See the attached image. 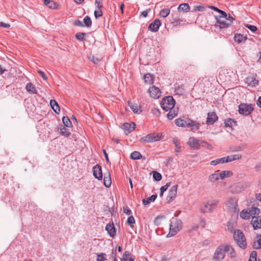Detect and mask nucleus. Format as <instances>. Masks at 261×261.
Wrapping results in <instances>:
<instances>
[{"label":"nucleus","mask_w":261,"mask_h":261,"mask_svg":"<svg viewBox=\"0 0 261 261\" xmlns=\"http://www.w3.org/2000/svg\"><path fill=\"white\" fill-rule=\"evenodd\" d=\"M149 11H150V9H147L145 11H144L141 13V15L142 16H143L144 17H146L148 15V12H149Z\"/></svg>","instance_id":"nucleus-64"},{"label":"nucleus","mask_w":261,"mask_h":261,"mask_svg":"<svg viewBox=\"0 0 261 261\" xmlns=\"http://www.w3.org/2000/svg\"><path fill=\"white\" fill-rule=\"evenodd\" d=\"M157 197L156 195H152L151 196L144 198L142 200V202L144 205H146L149 204L151 202H153Z\"/></svg>","instance_id":"nucleus-29"},{"label":"nucleus","mask_w":261,"mask_h":261,"mask_svg":"<svg viewBox=\"0 0 261 261\" xmlns=\"http://www.w3.org/2000/svg\"><path fill=\"white\" fill-rule=\"evenodd\" d=\"M177 185L172 186L169 190L167 197L168 202H170L175 198L177 194Z\"/></svg>","instance_id":"nucleus-12"},{"label":"nucleus","mask_w":261,"mask_h":261,"mask_svg":"<svg viewBox=\"0 0 261 261\" xmlns=\"http://www.w3.org/2000/svg\"><path fill=\"white\" fill-rule=\"evenodd\" d=\"M135 125V123H133V126L129 123H126L123 124V129L127 133H130L134 130Z\"/></svg>","instance_id":"nucleus-36"},{"label":"nucleus","mask_w":261,"mask_h":261,"mask_svg":"<svg viewBox=\"0 0 261 261\" xmlns=\"http://www.w3.org/2000/svg\"><path fill=\"white\" fill-rule=\"evenodd\" d=\"M86 35L87 34L85 33H77L75 35V38L78 40L82 41Z\"/></svg>","instance_id":"nucleus-47"},{"label":"nucleus","mask_w":261,"mask_h":261,"mask_svg":"<svg viewBox=\"0 0 261 261\" xmlns=\"http://www.w3.org/2000/svg\"><path fill=\"white\" fill-rule=\"evenodd\" d=\"M225 253H228L231 257L235 256L234 251L231 246L227 244H221L216 248L213 261H222L224 258Z\"/></svg>","instance_id":"nucleus-1"},{"label":"nucleus","mask_w":261,"mask_h":261,"mask_svg":"<svg viewBox=\"0 0 261 261\" xmlns=\"http://www.w3.org/2000/svg\"><path fill=\"white\" fill-rule=\"evenodd\" d=\"M127 222L130 226H132L135 223V218L133 216H130L127 218Z\"/></svg>","instance_id":"nucleus-52"},{"label":"nucleus","mask_w":261,"mask_h":261,"mask_svg":"<svg viewBox=\"0 0 261 261\" xmlns=\"http://www.w3.org/2000/svg\"><path fill=\"white\" fill-rule=\"evenodd\" d=\"M26 90L31 93L36 94L37 91L35 86L31 83L27 84L25 87Z\"/></svg>","instance_id":"nucleus-35"},{"label":"nucleus","mask_w":261,"mask_h":261,"mask_svg":"<svg viewBox=\"0 0 261 261\" xmlns=\"http://www.w3.org/2000/svg\"><path fill=\"white\" fill-rule=\"evenodd\" d=\"M210 244V241L208 240H205L200 243V245L202 247L208 246Z\"/></svg>","instance_id":"nucleus-56"},{"label":"nucleus","mask_w":261,"mask_h":261,"mask_svg":"<svg viewBox=\"0 0 261 261\" xmlns=\"http://www.w3.org/2000/svg\"><path fill=\"white\" fill-rule=\"evenodd\" d=\"M97 256V261H105L107 259L105 257L106 256L105 253H101V254H98Z\"/></svg>","instance_id":"nucleus-51"},{"label":"nucleus","mask_w":261,"mask_h":261,"mask_svg":"<svg viewBox=\"0 0 261 261\" xmlns=\"http://www.w3.org/2000/svg\"><path fill=\"white\" fill-rule=\"evenodd\" d=\"M74 24L77 26L84 27V24L80 20H76L74 22Z\"/></svg>","instance_id":"nucleus-63"},{"label":"nucleus","mask_w":261,"mask_h":261,"mask_svg":"<svg viewBox=\"0 0 261 261\" xmlns=\"http://www.w3.org/2000/svg\"><path fill=\"white\" fill-rule=\"evenodd\" d=\"M170 185H171L170 182H167L165 185L162 186L161 188L160 191L162 192H165Z\"/></svg>","instance_id":"nucleus-53"},{"label":"nucleus","mask_w":261,"mask_h":261,"mask_svg":"<svg viewBox=\"0 0 261 261\" xmlns=\"http://www.w3.org/2000/svg\"><path fill=\"white\" fill-rule=\"evenodd\" d=\"M217 23L219 24L221 28H224L230 25L232 22L233 18L230 15L228 17H224V16H216Z\"/></svg>","instance_id":"nucleus-8"},{"label":"nucleus","mask_w":261,"mask_h":261,"mask_svg":"<svg viewBox=\"0 0 261 261\" xmlns=\"http://www.w3.org/2000/svg\"><path fill=\"white\" fill-rule=\"evenodd\" d=\"M245 83L249 86L255 87L258 85V81L254 76H249L245 79Z\"/></svg>","instance_id":"nucleus-14"},{"label":"nucleus","mask_w":261,"mask_h":261,"mask_svg":"<svg viewBox=\"0 0 261 261\" xmlns=\"http://www.w3.org/2000/svg\"><path fill=\"white\" fill-rule=\"evenodd\" d=\"M218 203V201L206 202L204 203V208L202 211L203 213L212 212L215 210Z\"/></svg>","instance_id":"nucleus-10"},{"label":"nucleus","mask_w":261,"mask_h":261,"mask_svg":"<svg viewBox=\"0 0 261 261\" xmlns=\"http://www.w3.org/2000/svg\"><path fill=\"white\" fill-rule=\"evenodd\" d=\"M249 186V184L247 182H238L231 185L229 190L232 194H239L244 191Z\"/></svg>","instance_id":"nucleus-4"},{"label":"nucleus","mask_w":261,"mask_h":261,"mask_svg":"<svg viewBox=\"0 0 261 261\" xmlns=\"http://www.w3.org/2000/svg\"><path fill=\"white\" fill-rule=\"evenodd\" d=\"M102 11L101 8H97V10L94 11V16L96 18H98L102 16Z\"/></svg>","instance_id":"nucleus-49"},{"label":"nucleus","mask_w":261,"mask_h":261,"mask_svg":"<svg viewBox=\"0 0 261 261\" xmlns=\"http://www.w3.org/2000/svg\"><path fill=\"white\" fill-rule=\"evenodd\" d=\"M154 77V76L150 73H147L145 74L144 77V80L145 83L148 84H151L153 83Z\"/></svg>","instance_id":"nucleus-28"},{"label":"nucleus","mask_w":261,"mask_h":261,"mask_svg":"<svg viewBox=\"0 0 261 261\" xmlns=\"http://www.w3.org/2000/svg\"><path fill=\"white\" fill-rule=\"evenodd\" d=\"M170 11L169 9H163L160 13V15L163 17H167L170 13Z\"/></svg>","instance_id":"nucleus-46"},{"label":"nucleus","mask_w":261,"mask_h":261,"mask_svg":"<svg viewBox=\"0 0 261 261\" xmlns=\"http://www.w3.org/2000/svg\"><path fill=\"white\" fill-rule=\"evenodd\" d=\"M106 229L110 237L113 238L116 235V229L113 224H107Z\"/></svg>","instance_id":"nucleus-21"},{"label":"nucleus","mask_w":261,"mask_h":261,"mask_svg":"<svg viewBox=\"0 0 261 261\" xmlns=\"http://www.w3.org/2000/svg\"><path fill=\"white\" fill-rule=\"evenodd\" d=\"M151 112L153 115H154L156 116H159L160 115V112L159 110V109H156V108L152 109Z\"/></svg>","instance_id":"nucleus-54"},{"label":"nucleus","mask_w":261,"mask_h":261,"mask_svg":"<svg viewBox=\"0 0 261 261\" xmlns=\"http://www.w3.org/2000/svg\"><path fill=\"white\" fill-rule=\"evenodd\" d=\"M230 150L232 152H235L243 150V148L241 146H237L233 148H231Z\"/></svg>","instance_id":"nucleus-58"},{"label":"nucleus","mask_w":261,"mask_h":261,"mask_svg":"<svg viewBox=\"0 0 261 261\" xmlns=\"http://www.w3.org/2000/svg\"><path fill=\"white\" fill-rule=\"evenodd\" d=\"M253 110V108L251 105L241 103L239 107V112L242 115H249Z\"/></svg>","instance_id":"nucleus-9"},{"label":"nucleus","mask_w":261,"mask_h":261,"mask_svg":"<svg viewBox=\"0 0 261 261\" xmlns=\"http://www.w3.org/2000/svg\"><path fill=\"white\" fill-rule=\"evenodd\" d=\"M246 27L249 29L252 32H255L257 30V28L254 25H251L250 24H246Z\"/></svg>","instance_id":"nucleus-55"},{"label":"nucleus","mask_w":261,"mask_h":261,"mask_svg":"<svg viewBox=\"0 0 261 261\" xmlns=\"http://www.w3.org/2000/svg\"><path fill=\"white\" fill-rule=\"evenodd\" d=\"M233 238L237 244L242 248L245 249L247 243L243 232L239 229L234 231Z\"/></svg>","instance_id":"nucleus-3"},{"label":"nucleus","mask_w":261,"mask_h":261,"mask_svg":"<svg viewBox=\"0 0 261 261\" xmlns=\"http://www.w3.org/2000/svg\"><path fill=\"white\" fill-rule=\"evenodd\" d=\"M224 123H225L226 126L232 127V126H233L232 123H235L236 122L233 119H226L225 120Z\"/></svg>","instance_id":"nucleus-50"},{"label":"nucleus","mask_w":261,"mask_h":261,"mask_svg":"<svg viewBox=\"0 0 261 261\" xmlns=\"http://www.w3.org/2000/svg\"><path fill=\"white\" fill-rule=\"evenodd\" d=\"M220 164L219 163V160L218 159H216V160H213V161H212L210 163V164L212 166H216L217 165V164Z\"/></svg>","instance_id":"nucleus-61"},{"label":"nucleus","mask_w":261,"mask_h":261,"mask_svg":"<svg viewBox=\"0 0 261 261\" xmlns=\"http://www.w3.org/2000/svg\"><path fill=\"white\" fill-rule=\"evenodd\" d=\"M38 73L40 74V75L43 78V79L44 80H47V76L45 75V74L44 73V72L42 71H41V70H39L38 71Z\"/></svg>","instance_id":"nucleus-57"},{"label":"nucleus","mask_w":261,"mask_h":261,"mask_svg":"<svg viewBox=\"0 0 261 261\" xmlns=\"http://www.w3.org/2000/svg\"><path fill=\"white\" fill-rule=\"evenodd\" d=\"M217 171L214 173L211 174L208 177V180L211 182H215L220 179V173H218Z\"/></svg>","instance_id":"nucleus-31"},{"label":"nucleus","mask_w":261,"mask_h":261,"mask_svg":"<svg viewBox=\"0 0 261 261\" xmlns=\"http://www.w3.org/2000/svg\"><path fill=\"white\" fill-rule=\"evenodd\" d=\"M247 39L246 36H244L241 34H236L234 36V40L238 43H244Z\"/></svg>","instance_id":"nucleus-22"},{"label":"nucleus","mask_w":261,"mask_h":261,"mask_svg":"<svg viewBox=\"0 0 261 261\" xmlns=\"http://www.w3.org/2000/svg\"><path fill=\"white\" fill-rule=\"evenodd\" d=\"M148 93L150 97L154 99L159 98L161 95V92L159 88L154 86H153L149 88Z\"/></svg>","instance_id":"nucleus-11"},{"label":"nucleus","mask_w":261,"mask_h":261,"mask_svg":"<svg viewBox=\"0 0 261 261\" xmlns=\"http://www.w3.org/2000/svg\"><path fill=\"white\" fill-rule=\"evenodd\" d=\"M142 157V155L139 151H135L130 154V158L133 160H139Z\"/></svg>","instance_id":"nucleus-40"},{"label":"nucleus","mask_w":261,"mask_h":261,"mask_svg":"<svg viewBox=\"0 0 261 261\" xmlns=\"http://www.w3.org/2000/svg\"><path fill=\"white\" fill-rule=\"evenodd\" d=\"M44 4L50 9H55L57 8V4L52 1L50 0H44Z\"/></svg>","instance_id":"nucleus-37"},{"label":"nucleus","mask_w":261,"mask_h":261,"mask_svg":"<svg viewBox=\"0 0 261 261\" xmlns=\"http://www.w3.org/2000/svg\"><path fill=\"white\" fill-rule=\"evenodd\" d=\"M188 144L191 147L194 148L196 149H199L200 147L199 140L194 137H190L189 138L188 142Z\"/></svg>","instance_id":"nucleus-17"},{"label":"nucleus","mask_w":261,"mask_h":261,"mask_svg":"<svg viewBox=\"0 0 261 261\" xmlns=\"http://www.w3.org/2000/svg\"><path fill=\"white\" fill-rule=\"evenodd\" d=\"M95 4H96L97 5V8H102L103 7L102 4V0H95Z\"/></svg>","instance_id":"nucleus-59"},{"label":"nucleus","mask_w":261,"mask_h":261,"mask_svg":"<svg viewBox=\"0 0 261 261\" xmlns=\"http://www.w3.org/2000/svg\"><path fill=\"white\" fill-rule=\"evenodd\" d=\"M188 120H189V118H180L176 119L175 120V124L178 126L185 127H188Z\"/></svg>","instance_id":"nucleus-19"},{"label":"nucleus","mask_w":261,"mask_h":261,"mask_svg":"<svg viewBox=\"0 0 261 261\" xmlns=\"http://www.w3.org/2000/svg\"><path fill=\"white\" fill-rule=\"evenodd\" d=\"M162 138L163 136L161 134L153 133L142 137L140 139V141L141 142L151 143L159 141Z\"/></svg>","instance_id":"nucleus-7"},{"label":"nucleus","mask_w":261,"mask_h":261,"mask_svg":"<svg viewBox=\"0 0 261 261\" xmlns=\"http://www.w3.org/2000/svg\"><path fill=\"white\" fill-rule=\"evenodd\" d=\"M219 13H220V15H219L218 16H224V17H228L227 14L221 10L219 11Z\"/></svg>","instance_id":"nucleus-62"},{"label":"nucleus","mask_w":261,"mask_h":261,"mask_svg":"<svg viewBox=\"0 0 261 261\" xmlns=\"http://www.w3.org/2000/svg\"><path fill=\"white\" fill-rule=\"evenodd\" d=\"M248 210H243L240 213V217L244 219H248L250 218V215H249Z\"/></svg>","instance_id":"nucleus-39"},{"label":"nucleus","mask_w":261,"mask_h":261,"mask_svg":"<svg viewBox=\"0 0 261 261\" xmlns=\"http://www.w3.org/2000/svg\"><path fill=\"white\" fill-rule=\"evenodd\" d=\"M58 131L60 133L61 135L64 136L66 137L69 136V135L71 134L70 130L68 128H66V126L63 125L58 126Z\"/></svg>","instance_id":"nucleus-20"},{"label":"nucleus","mask_w":261,"mask_h":261,"mask_svg":"<svg viewBox=\"0 0 261 261\" xmlns=\"http://www.w3.org/2000/svg\"><path fill=\"white\" fill-rule=\"evenodd\" d=\"M128 106L135 113L139 114L141 112V111L140 110V107L137 104L129 102Z\"/></svg>","instance_id":"nucleus-25"},{"label":"nucleus","mask_w":261,"mask_h":261,"mask_svg":"<svg viewBox=\"0 0 261 261\" xmlns=\"http://www.w3.org/2000/svg\"><path fill=\"white\" fill-rule=\"evenodd\" d=\"M256 257L257 252L255 251H253L251 252L250 255V257L248 261H257Z\"/></svg>","instance_id":"nucleus-48"},{"label":"nucleus","mask_w":261,"mask_h":261,"mask_svg":"<svg viewBox=\"0 0 261 261\" xmlns=\"http://www.w3.org/2000/svg\"><path fill=\"white\" fill-rule=\"evenodd\" d=\"M233 173L231 171L225 170L220 173V179H224L226 177H229L232 175Z\"/></svg>","instance_id":"nucleus-32"},{"label":"nucleus","mask_w":261,"mask_h":261,"mask_svg":"<svg viewBox=\"0 0 261 261\" xmlns=\"http://www.w3.org/2000/svg\"><path fill=\"white\" fill-rule=\"evenodd\" d=\"M111 179L110 175H108V176H105L103 178V184L104 185L107 187L109 188L111 185Z\"/></svg>","instance_id":"nucleus-41"},{"label":"nucleus","mask_w":261,"mask_h":261,"mask_svg":"<svg viewBox=\"0 0 261 261\" xmlns=\"http://www.w3.org/2000/svg\"><path fill=\"white\" fill-rule=\"evenodd\" d=\"M172 141L176 147L175 151L179 152V150L181 148L180 142L176 138H173Z\"/></svg>","instance_id":"nucleus-45"},{"label":"nucleus","mask_w":261,"mask_h":261,"mask_svg":"<svg viewBox=\"0 0 261 261\" xmlns=\"http://www.w3.org/2000/svg\"><path fill=\"white\" fill-rule=\"evenodd\" d=\"M195 10L199 12H202L204 11V7L202 6H196L195 9Z\"/></svg>","instance_id":"nucleus-60"},{"label":"nucleus","mask_w":261,"mask_h":261,"mask_svg":"<svg viewBox=\"0 0 261 261\" xmlns=\"http://www.w3.org/2000/svg\"><path fill=\"white\" fill-rule=\"evenodd\" d=\"M93 172L94 176L99 180L102 178V173L101 167L99 165H96L93 168Z\"/></svg>","instance_id":"nucleus-13"},{"label":"nucleus","mask_w":261,"mask_h":261,"mask_svg":"<svg viewBox=\"0 0 261 261\" xmlns=\"http://www.w3.org/2000/svg\"><path fill=\"white\" fill-rule=\"evenodd\" d=\"M162 175L160 173L156 171L153 172V178L154 180L160 181L162 179Z\"/></svg>","instance_id":"nucleus-43"},{"label":"nucleus","mask_w":261,"mask_h":261,"mask_svg":"<svg viewBox=\"0 0 261 261\" xmlns=\"http://www.w3.org/2000/svg\"><path fill=\"white\" fill-rule=\"evenodd\" d=\"M161 25V22L160 20L159 19H156L149 25L148 30L152 32H156L158 31Z\"/></svg>","instance_id":"nucleus-15"},{"label":"nucleus","mask_w":261,"mask_h":261,"mask_svg":"<svg viewBox=\"0 0 261 261\" xmlns=\"http://www.w3.org/2000/svg\"><path fill=\"white\" fill-rule=\"evenodd\" d=\"M226 208L231 213H236L239 211L237 210L238 199L234 197L229 198L225 202Z\"/></svg>","instance_id":"nucleus-6"},{"label":"nucleus","mask_w":261,"mask_h":261,"mask_svg":"<svg viewBox=\"0 0 261 261\" xmlns=\"http://www.w3.org/2000/svg\"><path fill=\"white\" fill-rule=\"evenodd\" d=\"M84 22L85 25L87 27H90L92 25V21L90 17L88 16H86L84 18Z\"/></svg>","instance_id":"nucleus-44"},{"label":"nucleus","mask_w":261,"mask_h":261,"mask_svg":"<svg viewBox=\"0 0 261 261\" xmlns=\"http://www.w3.org/2000/svg\"><path fill=\"white\" fill-rule=\"evenodd\" d=\"M188 127H191L192 129H198L200 127V123L189 118L188 120Z\"/></svg>","instance_id":"nucleus-23"},{"label":"nucleus","mask_w":261,"mask_h":261,"mask_svg":"<svg viewBox=\"0 0 261 261\" xmlns=\"http://www.w3.org/2000/svg\"><path fill=\"white\" fill-rule=\"evenodd\" d=\"M175 104V101L173 98L172 96H168L162 99L161 102V106L163 110L168 111L173 108Z\"/></svg>","instance_id":"nucleus-5"},{"label":"nucleus","mask_w":261,"mask_h":261,"mask_svg":"<svg viewBox=\"0 0 261 261\" xmlns=\"http://www.w3.org/2000/svg\"><path fill=\"white\" fill-rule=\"evenodd\" d=\"M182 222L181 220L172 218L170 224L169 232L167 235V238L173 237L182 228Z\"/></svg>","instance_id":"nucleus-2"},{"label":"nucleus","mask_w":261,"mask_h":261,"mask_svg":"<svg viewBox=\"0 0 261 261\" xmlns=\"http://www.w3.org/2000/svg\"><path fill=\"white\" fill-rule=\"evenodd\" d=\"M251 224L252 225L254 229H257L261 228V216L256 217L252 219Z\"/></svg>","instance_id":"nucleus-18"},{"label":"nucleus","mask_w":261,"mask_h":261,"mask_svg":"<svg viewBox=\"0 0 261 261\" xmlns=\"http://www.w3.org/2000/svg\"><path fill=\"white\" fill-rule=\"evenodd\" d=\"M249 211V215H250V218L252 219L254 217H256V215H258L259 213V209L256 207H252L249 209H248Z\"/></svg>","instance_id":"nucleus-27"},{"label":"nucleus","mask_w":261,"mask_h":261,"mask_svg":"<svg viewBox=\"0 0 261 261\" xmlns=\"http://www.w3.org/2000/svg\"><path fill=\"white\" fill-rule=\"evenodd\" d=\"M50 105L54 112L57 114H59L60 111V109L57 101L55 100L51 99L50 101Z\"/></svg>","instance_id":"nucleus-26"},{"label":"nucleus","mask_w":261,"mask_h":261,"mask_svg":"<svg viewBox=\"0 0 261 261\" xmlns=\"http://www.w3.org/2000/svg\"><path fill=\"white\" fill-rule=\"evenodd\" d=\"M218 120V116L215 112H210L207 114L206 123L208 125L213 124Z\"/></svg>","instance_id":"nucleus-16"},{"label":"nucleus","mask_w":261,"mask_h":261,"mask_svg":"<svg viewBox=\"0 0 261 261\" xmlns=\"http://www.w3.org/2000/svg\"><path fill=\"white\" fill-rule=\"evenodd\" d=\"M190 6L187 3H183L180 5L178 7V11L179 12H188L190 10Z\"/></svg>","instance_id":"nucleus-34"},{"label":"nucleus","mask_w":261,"mask_h":261,"mask_svg":"<svg viewBox=\"0 0 261 261\" xmlns=\"http://www.w3.org/2000/svg\"><path fill=\"white\" fill-rule=\"evenodd\" d=\"M253 248L255 249L261 248V234H257L256 237V240L254 241Z\"/></svg>","instance_id":"nucleus-24"},{"label":"nucleus","mask_w":261,"mask_h":261,"mask_svg":"<svg viewBox=\"0 0 261 261\" xmlns=\"http://www.w3.org/2000/svg\"><path fill=\"white\" fill-rule=\"evenodd\" d=\"M130 255V252L128 251H125L123 254L122 258L120 259L121 261H135L134 258L129 257Z\"/></svg>","instance_id":"nucleus-30"},{"label":"nucleus","mask_w":261,"mask_h":261,"mask_svg":"<svg viewBox=\"0 0 261 261\" xmlns=\"http://www.w3.org/2000/svg\"><path fill=\"white\" fill-rule=\"evenodd\" d=\"M226 157L227 163L230 162L235 160H240L242 158V155L240 154H233L231 155H228Z\"/></svg>","instance_id":"nucleus-33"},{"label":"nucleus","mask_w":261,"mask_h":261,"mask_svg":"<svg viewBox=\"0 0 261 261\" xmlns=\"http://www.w3.org/2000/svg\"><path fill=\"white\" fill-rule=\"evenodd\" d=\"M62 121L64 124V126L67 127L71 126V122L68 117H63L62 118Z\"/></svg>","instance_id":"nucleus-42"},{"label":"nucleus","mask_w":261,"mask_h":261,"mask_svg":"<svg viewBox=\"0 0 261 261\" xmlns=\"http://www.w3.org/2000/svg\"><path fill=\"white\" fill-rule=\"evenodd\" d=\"M178 114V110L174 109L173 110H170L167 114V117L169 120L173 119Z\"/></svg>","instance_id":"nucleus-38"}]
</instances>
